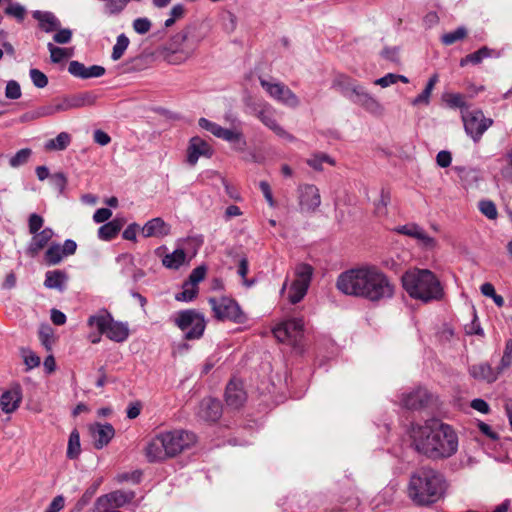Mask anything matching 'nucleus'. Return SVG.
<instances>
[{
    "label": "nucleus",
    "mask_w": 512,
    "mask_h": 512,
    "mask_svg": "<svg viewBox=\"0 0 512 512\" xmlns=\"http://www.w3.org/2000/svg\"><path fill=\"white\" fill-rule=\"evenodd\" d=\"M336 288L344 295L373 304L391 300L396 292L394 281L381 268L370 264L341 272L336 279Z\"/></svg>",
    "instance_id": "nucleus-1"
},
{
    "label": "nucleus",
    "mask_w": 512,
    "mask_h": 512,
    "mask_svg": "<svg viewBox=\"0 0 512 512\" xmlns=\"http://www.w3.org/2000/svg\"><path fill=\"white\" fill-rule=\"evenodd\" d=\"M411 437L416 451L433 460L449 458L458 449L455 431L439 420L413 427Z\"/></svg>",
    "instance_id": "nucleus-2"
},
{
    "label": "nucleus",
    "mask_w": 512,
    "mask_h": 512,
    "mask_svg": "<svg viewBox=\"0 0 512 512\" xmlns=\"http://www.w3.org/2000/svg\"><path fill=\"white\" fill-rule=\"evenodd\" d=\"M447 490L444 476L430 467H421L414 471L409 479L407 494L418 506H430L441 500Z\"/></svg>",
    "instance_id": "nucleus-3"
},
{
    "label": "nucleus",
    "mask_w": 512,
    "mask_h": 512,
    "mask_svg": "<svg viewBox=\"0 0 512 512\" xmlns=\"http://www.w3.org/2000/svg\"><path fill=\"white\" fill-rule=\"evenodd\" d=\"M196 441V435L186 430L175 429L165 431L157 434L147 442L144 454L150 463L163 462L190 449Z\"/></svg>",
    "instance_id": "nucleus-4"
},
{
    "label": "nucleus",
    "mask_w": 512,
    "mask_h": 512,
    "mask_svg": "<svg viewBox=\"0 0 512 512\" xmlns=\"http://www.w3.org/2000/svg\"><path fill=\"white\" fill-rule=\"evenodd\" d=\"M332 88L351 103L360 106L366 112L381 116L384 113L383 105L370 94L357 80L345 74H338L332 81Z\"/></svg>",
    "instance_id": "nucleus-5"
},
{
    "label": "nucleus",
    "mask_w": 512,
    "mask_h": 512,
    "mask_svg": "<svg viewBox=\"0 0 512 512\" xmlns=\"http://www.w3.org/2000/svg\"><path fill=\"white\" fill-rule=\"evenodd\" d=\"M402 285L410 297L429 302L439 299L442 295L440 282L427 269H414L402 276Z\"/></svg>",
    "instance_id": "nucleus-6"
},
{
    "label": "nucleus",
    "mask_w": 512,
    "mask_h": 512,
    "mask_svg": "<svg viewBox=\"0 0 512 512\" xmlns=\"http://www.w3.org/2000/svg\"><path fill=\"white\" fill-rule=\"evenodd\" d=\"M87 325L90 328H95L100 334H104L108 339L117 343H122L129 337L128 324L115 321L106 309H102L96 314L89 316Z\"/></svg>",
    "instance_id": "nucleus-7"
},
{
    "label": "nucleus",
    "mask_w": 512,
    "mask_h": 512,
    "mask_svg": "<svg viewBox=\"0 0 512 512\" xmlns=\"http://www.w3.org/2000/svg\"><path fill=\"white\" fill-rule=\"evenodd\" d=\"M208 303L212 309L213 316L219 321L243 324L247 320L237 301L231 297H210Z\"/></svg>",
    "instance_id": "nucleus-8"
},
{
    "label": "nucleus",
    "mask_w": 512,
    "mask_h": 512,
    "mask_svg": "<svg viewBox=\"0 0 512 512\" xmlns=\"http://www.w3.org/2000/svg\"><path fill=\"white\" fill-rule=\"evenodd\" d=\"M173 321L185 333L184 338L187 340L200 339L206 328L204 315L194 309L179 311Z\"/></svg>",
    "instance_id": "nucleus-9"
},
{
    "label": "nucleus",
    "mask_w": 512,
    "mask_h": 512,
    "mask_svg": "<svg viewBox=\"0 0 512 512\" xmlns=\"http://www.w3.org/2000/svg\"><path fill=\"white\" fill-rule=\"evenodd\" d=\"M199 126L212 133L215 137L223 139L232 145L236 151L243 152L246 149L247 142L240 129H227L214 123L206 118H200L198 121Z\"/></svg>",
    "instance_id": "nucleus-10"
},
{
    "label": "nucleus",
    "mask_w": 512,
    "mask_h": 512,
    "mask_svg": "<svg viewBox=\"0 0 512 512\" xmlns=\"http://www.w3.org/2000/svg\"><path fill=\"white\" fill-rule=\"evenodd\" d=\"M273 334L278 341L297 348L304 336V322L301 318L283 321L273 329Z\"/></svg>",
    "instance_id": "nucleus-11"
},
{
    "label": "nucleus",
    "mask_w": 512,
    "mask_h": 512,
    "mask_svg": "<svg viewBox=\"0 0 512 512\" xmlns=\"http://www.w3.org/2000/svg\"><path fill=\"white\" fill-rule=\"evenodd\" d=\"M313 271V267L306 263H300L295 267V279L288 294V299L292 304L300 302L307 294Z\"/></svg>",
    "instance_id": "nucleus-12"
},
{
    "label": "nucleus",
    "mask_w": 512,
    "mask_h": 512,
    "mask_svg": "<svg viewBox=\"0 0 512 512\" xmlns=\"http://www.w3.org/2000/svg\"><path fill=\"white\" fill-rule=\"evenodd\" d=\"M462 121L467 135H469L475 142L479 141L484 132L493 124L491 118H486L483 112L479 109L476 110H463Z\"/></svg>",
    "instance_id": "nucleus-13"
},
{
    "label": "nucleus",
    "mask_w": 512,
    "mask_h": 512,
    "mask_svg": "<svg viewBox=\"0 0 512 512\" xmlns=\"http://www.w3.org/2000/svg\"><path fill=\"white\" fill-rule=\"evenodd\" d=\"M261 86L276 101L290 108H296L300 104L297 95L285 84L276 82L271 83L264 79H260Z\"/></svg>",
    "instance_id": "nucleus-14"
},
{
    "label": "nucleus",
    "mask_w": 512,
    "mask_h": 512,
    "mask_svg": "<svg viewBox=\"0 0 512 512\" xmlns=\"http://www.w3.org/2000/svg\"><path fill=\"white\" fill-rule=\"evenodd\" d=\"M255 116L277 136L292 141L294 138L283 127H281L274 116V109L268 103H262L254 107Z\"/></svg>",
    "instance_id": "nucleus-15"
},
{
    "label": "nucleus",
    "mask_w": 512,
    "mask_h": 512,
    "mask_svg": "<svg viewBox=\"0 0 512 512\" xmlns=\"http://www.w3.org/2000/svg\"><path fill=\"white\" fill-rule=\"evenodd\" d=\"M299 206L302 212L311 213L321 204L319 189L312 184H304L298 187Z\"/></svg>",
    "instance_id": "nucleus-16"
},
{
    "label": "nucleus",
    "mask_w": 512,
    "mask_h": 512,
    "mask_svg": "<svg viewBox=\"0 0 512 512\" xmlns=\"http://www.w3.org/2000/svg\"><path fill=\"white\" fill-rule=\"evenodd\" d=\"M96 100L97 96L91 92L68 95L57 100V108L60 109V112H64L86 106H93Z\"/></svg>",
    "instance_id": "nucleus-17"
},
{
    "label": "nucleus",
    "mask_w": 512,
    "mask_h": 512,
    "mask_svg": "<svg viewBox=\"0 0 512 512\" xmlns=\"http://www.w3.org/2000/svg\"><path fill=\"white\" fill-rule=\"evenodd\" d=\"M247 400V394L243 383L239 380H231L225 391V402L231 409L241 408Z\"/></svg>",
    "instance_id": "nucleus-18"
},
{
    "label": "nucleus",
    "mask_w": 512,
    "mask_h": 512,
    "mask_svg": "<svg viewBox=\"0 0 512 512\" xmlns=\"http://www.w3.org/2000/svg\"><path fill=\"white\" fill-rule=\"evenodd\" d=\"M212 149L210 145L198 136L190 139L187 147V162L189 165L194 166L201 156L211 157Z\"/></svg>",
    "instance_id": "nucleus-19"
},
{
    "label": "nucleus",
    "mask_w": 512,
    "mask_h": 512,
    "mask_svg": "<svg viewBox=\"0 0 512 512\" xmlns=\"http://www.w3.org/2000/svg\"><path fill=\"white\" fill-rule=\"evenodd\" d=\"M68 72L81 79L99 78L105 74V68L100 65L86 67L83 63L74 60L69 63Z\"/></svg>",
    "instance_id": "nucleus-20"
},
{
    "label": "nucleus",
    "mask_w": 512,
    "mask_h": 512,
    "mask_svg": "<svg viewBox=\"0 0 512 512\" xmlns=\"http://www.w3.org/2000/svg\"><path fill=\"white\" fill-rule=\"evenodd\" d=\"M397 233L417 239L424 247L432 248L436 241L430 237L419 225L410 223L397 227Z\"/></svg>",
    "instance_id": "nucleus-21"
},
{
    "label": "nucleus",
    "mask_w": 512,
    "mask_h": 512,
    "mask_svg": "<svg viewBox=\"0 0 512 512\" xmlns=\"http://www.w3.org/2000/svg\"><path fill=\"white\" fill-rule=\"evenodd\" d=\"M430 395L424 388H417L402 395V405L411 410L421 409L429 402Z\"/></svg>",
    "instance_id": "nucleus-22"
},
{
    "label": "nucleus",
    "mask_w": 512,
    "mask_h": 512,
    "mask_svg": "<svg viewBox=\"0 0 512 512\" xmlns=\"http://www.w3.org/2000/svg\"><path fill=\"white\" fill-rule=\"evenodd\" d=\"M90 433L93 438L95 448L102 449L114 437L115 430L113 426L109 423H97L90 426Z\"/></svg>",
    "instance_id": "nucleus-23"
},
{
    "label": "nucleus",
    "mask_w": 512,
    "mask_h": 512,
    "mask_svg": "<svg viewBox=\"0 0 512 512\" xmlns=\"http://www.w3.org/2000/svg\"><path fill=\"white\" fill-rule=\"evenodd\" d=\"M170 233V225L166 223L162 218L156 217L148 222L142 228V234L144 237H157L162 238Z\"/></svg>",
    "instance_id": "nucleus-24"
},
{
    "label": "nucleus",
    "mask_w": 512,
    "mask_h": 512,
    "mask_svg": "<svg viewBox=\"0 0 512 512\" xmlns=\"http://www.w3.org/2000/svg\"><path fill=\"white\" fill-rule=\"evenodd\" d=\"M222 415V405L219 400L207 398L201 402L199 416L206 420L215 422Z\"/></svg>",
    "instance_id": "nucleus-25"
},
{
    "label": "nucleus",
    "mask_w": 512,
    "mask_h": 512,
    "mask_svg": "<svg viewBox=\"0 0 512 512\" xmlns=\"http://www.w3.org/2000/svg\"><path fill=\"white\" fill-rule=\"evenodd\" d=\"M54 235V231L51 228H44L42 231L33 234V237L27 248V253L34 257L40 250H42Z\"/></svg>",
    "instance_id": "nucleus-26"
},
{
    "label": "nucleus",
    "mask_w": 512,
    "mask_h": 512,
    "mask_svg": "<svg viewBox=\"0 0 512 512\" xmlns=\"http://www.w3.org/2000/svg\"><path fill=\"white\" fill-rule=\"evenodd\" d=\"M22 394L19 387L5 391L0 397V407L4 413L14 412L20 405Z\"/></svg>",
    "instance_id": "nucleus-27"
},
{
    "label": "nucleus",
    "mask_w": 512,
    "mask_h": 512,
    "mask_svg": "<svg viewBox=\"0 0 512 512\" xmlns=\"http://www.w3.org/2000/svg\"><path fill=\"white\" fill-rule=\"evenodd\" d=\"M32 16L39 22L40 29L46 33L54 32L61 27L60 20L52 12L36 10Z\"/></svg>",
    "instance_id": "nucleus-28"
},
{
    "label": "nucleus",
    "mask_w": 512,
    "mask_h": 512,
    "mask_svg": "<svg viewBox=\"0 0 512 512\" xmlns=\"http://www.w3.org/2000/svg\"><path fill=\"white\" fill-rule=\"evenodd\" d=\"M470 374L473 378L484 380L488 383L495 382L499 377V372L493 369L488 363L473 365L470 368Z\"/></svg>",
    "instance_id": "nucleus-29"
},
{
    "label": "nucleus",
    "mask_w": 512,
    "mask_h": 512,
    "mask_svg": "<svg viewBox=\"0 0 512 512\" xmlns=\"http://www.w3.org/2000/svg\"><path fill=\"white\" fill-rule=\"evenodd\" d=\"M67 280V273L62 270L48 271L45 274L44 286L49 289L63 291Z\"/></svg>",
    "instance_id": "nucleus-30"
},
{
    "label": "nucleus",
    "mask_w": 512,
    "mask_h": 512,
    "mask_svg": "<svg viewBox=\"0 0 512 512\" xmlns=\"http://www.w3.org/2000/svg\"><path fill=\"white\" fill-rule=\"evenodd\" d=\"M123 225L124 221L122 219H113L98 229V236L102 240H111L120 232Z\"/></svg>",
    "instance_id": "nucleus-31"
},
{
    "label": "nucleus",
    "mask_w": 512,
    "mask_h": 512,
    "mask_svg": "<svg viewBox=\"0 0 512 512\" xmlns=\"http://www.w3.org/2000/svg\"><path fill=\"white\" fill-rule=\"evenodd\" d=\"M187 40V34L184 32H179L175 34L171 40L166 44L165 47L162 48L164 51H170V52H182L183 50H192V53L194 52V47H189L185 45V42Z\"/></svg>",
    "instance_id": "nucleus-32"
},
{
    "label": "nucleus",
    "mask_w": 512,
    "mask_h": 512,
    "mask_svg": "<svg viewBox=\"0 0 512 512\" xmlns=\"http://www.w3.org/2000/svg\"><path fill=\"white\" fill-rule=\"evenodd\" d=\"M437 82H438V76L436 74H434L433 76H431L429 78L424 90L411 101V104L413 106L429 105L432 91Z\"/></svg>",
    "instance_id": "nucleus-33"
},
{
    "label": "nucleus",
    "mask_w": 512,
    "mask_h": 512,
    "mask_svg": "<svg viewBox=\"0 0 512 512\" xmlns=\"http://www.w3.org/2000/svg\"><path fill=\"white\" fill-rule=\"evenodd\" d=\"M186 259V253L183 249H176L172 253L165 255L162 263L170 269H178Z\"/></svg>",
    "instance_id": "nucleus-34"
},
{
    "label": "nucleus",
    "mask_w": 512,
    "mask_h": 512,
    "mask_svg": "<svg viewBox=\"0 0 512 512\" xmlns=\"http://www.w3.org/2000/svg\"><path fill=\"white\" fill-rule=\"evenodd\" d=\"M70 142V134L67 132H61L54 139H50L45 143V149L49 151H62L67 148Z\"/></svg>",
    "instance_id": "nucleus-35"
},
{
    "label": "nucleus",
    "mask_w": 512,
    "mask_h": 512,
    "mask_svg": "<svg viewBox=\"0 0 512 512\" xmlns=\"http://www.w3.org/2000/svg\"><path fill=\"white\" fill-rule=\"evenodd\" d=\"M47 48L50 52V59L53 63H60L64 59L70 58L73 56L72 48H61L55 46L53 43H48Z\"/></svg>",
    "instance_id": "nucleus-36"
},
{
    "label": "nucleus",
    "mask_w": 512,
    "mask_h": 512,
    "mask_svg": "<svg viewBox=\"0 0 512 512\" xmlns=\"http://www.w3.org/2000/svg\"><path fill=\"white\" fill-rule=\"evenodd\" d=\"M492 50L484 46L474 53L468 54L460 60V66H465L467 63L479 64L483 59L491 56Z\"/></svg>",
    "instance_id": "nucleus-37"
},
{
    "label": "nucleus",
    "mask_w": 512,
    "mask_h": 512,
    "mask_svg": "<svg viewBox=\"0 0 512 512\" xmlns=\"http://www.w3.org/2000/svg\"><path fill=\"white\" fill-rule=\"evenodd\" d=\"M81 452L80 435L75 429L70 433L67 447V457L69 459H76Z\"/></svg>",
    "instance_id": "nucleus-38"
},
{
    "label": "nucleus",
    "mask_w": 512,
    "mask_h": 512,
    "mask_svg": "<svg viewBox=\"0 0 512 512\" xmlns=\"http://www.w3.org/2000/svg\"><path fill=\"white\" fill-rule=\"evenodd\" d=\"M107 497L109 502L113 503L116 507H121L132 501L135 497V493L132 491L124 492L118 490L110 493Z\"/></svg>",
    "instance_id": "nucleus-39"
},
{
    "label": "nucleus",
    "mask_w": 512,
    "mask_h": 512,
    "mask_svg": "<svg viewBox=\"0 0 512 512\" xmlns=\"http://www.w3.org/2000/svg\"><path fill=\"white\" fill-rule=\"evenodd\" d=\"M161 54L163 55L164 59L173 65H178L183 62H185L187 59H189L192 56V50H183L182 52H170V51H164L161 50Z\"/></svg>",
    "instance_id": "nucleus-40"
},
{
    "label": "nucleus",
    "mask_w": 512,
    "mask_h": 512,
    "mask_svg": "<svg viewBox=\"0 0 512 512\" xmlns=\"http://www.w3.org/2000/svg\"><path fill=\"white\" fill-rule=\"evenodd\" d=\"M61 246L59 244H52L45 252L44 258L48 265H57L66 257L61 252Z\"/></svg>",
    "instance_id": "nucleus-41"
},
{
    "label": "nucleus",
    "mask_w": 512,
    "mask_h": 512,
    "mask_svg": "<svg viewBox=\"0 0 512 512\" xmlns=\"http://www.w3.org/2000/svg\"><path fill=\"white\" fill-rule=\"evenodd\" d=\"M129 43V38L125 34L122 33L119 36H117L116 43L113 46L111 58L114 61L119 60L128 48Z\"/></svg>",
    "instance_id": "nucleus-42"
},
{
    "label": "nucleus",
    "mask_w": 512,
    "mask_h": 512,
    "mask_svg": "<svg viewBox=\"0 0 512 512\" xmlns=\"http://www.w3.org/2000/svg\"><path fill=\"white\" fill-rule=\"evenodd\" d=\"M31 155L32 150L30 148H23L10 158L9 165L12 168L20 167L28 162Z\"/></svg>",
    "instance_id": "nucleus-43"
},
{
    "label": "nucleus",
    "mask_w": 512,
    "mask_h": 512,
    "mask_svg": "<svg viewBox=\"0 0 512 512\" xmlns=\"http://www.w3.org/2000/svg\"><path fill=\"white\" fill-rule=\"evenodd\" d=\"M125 0H107L104 5V12L108 16L119 15L127 6Z\"/></svg>",
    "instance_id": "nucleus-44"
},
{
    "label": "nucleus",
    "mask_w": 512,
    "mask_h": 512,
    "mask_svg": "<svg viewBox=\"0 0 512 512\" xmlns=\"http://www.w3.org/2000/svg\"><path fill=\"white\" fill-rule=\"evenodd\" d=\"M467 30L465 27H458L456 30L446 33L442 36L441 40L445 45H452L455 42L462 40L466 37Z\"/></svg>",
    "instance_id": "nucleus-45"
},
{
    "label": "nucleus",
    "mask_w": 512,
    "mask_h": 512,
    "mask_svg": "<svg viewBox=\"0 0 512 512\" xmlns=\"http://www.w3.org/2000/svg\"><path fill=\"white\" fill-rule=\"evenodd\" d=\"M324 162H327L330 165H334L335 164L334 160L331 159L326 154H315V155H313L311 158H309L307 160V164L310 167H312L313 169L317 170V171H321L322 170V164Z\"/></svg>",
    "instance_id": "nucleus-46"
},
{
    "label": "nucleus",
    "mask_w": 512,
    "mask_h": 512,
    "mask_svg": "<svg viewBox=\"0 0 512 512\" xmlns=\"http://www.w3.org/2000/svg\"><path fill=\"white\" fill-rule=\"evenodd\" d=\"M478 206L481 213L485 215L488 219L494 220L497 218V208L493 201L482 200L479 202Z\"/></svg>",
    "instance_id": "nucleus-47"
},
{
    "label": "nucleus",
    "mask_w": 512,
    "mask_h": 512,
    "mask_svg": "<svg viewBox=\"0 0 512 512\" xmlns=\"http://www.w3.org/2000/svg\"><path fill=\"white\" fill-rule=\"evenodd\" d=\"M197 292H198L197 287L193 286V284H189L186 282L183 285V291L178 293L175 298L178 301L189 302V301H192L196 297Z\"/></svg>",
    "instance_id": "nucleus-48"
},
{
    "label": "nucleus",
    "mask_w": 512,
    "mask_h": 512,
    "mask_svg": "<svg viewBox=\"0 0 512 512\" xmlns=\"http://www.w3.org/2000/svg\"><path fill=\"white\" fill-rule=\"evenodd\" d=\"M5 13L11 17H14L19 22L23 21L26 15V9L19 3H11L6 9Z\"/></svg>",
    "instance_id": "nucleus-49"
},
{
    "label": "nucleus",
    "mask_w": 512,
    "mask_h": 512,
    "mask_svg": "<svg viewBox=\"0 0 512 512\" xmlns=\"http://www.w3.org/2000/svg\"><path fill=\"white\" fill-rule=\"evenodd\" d=\"M132 26L136 33L144 35L150 31L152 23L147 17H139L133 21Z\"/></svg>",
    "instance_id": "nucleus-50"
},
{
    "label": "nucleus",
    "mask_w": 512,
    "mask_h": 512,
    "mask_svg": "<svg viewBox=\"0 0 512 512\" xmlns=\"http://www.w3.org/2000/svg\"><path fill=\"white\" fill-rule=\"evenodd\" d=\"M60 112V109L57 108V101L54 104H49L46 106L39 107L37 110L33 111L31 115L32 118H41L52 116L56 113Z\"/></svg>",
    "instance_id": "nucleus-51"
},
{
    "label": "nucleus",
    "mask_w": 512,
    "mask_h": 512,
    "mask_svg": "<svg viewBox=\"0 0 512 512\" xmlns=\"http://www.w3.org/2000/svg\"><path fill=\"white\" fill-rule=\"evenodd\" d=\"M5 96L8 99L16 100L21 97V88L17 81L10 80L6 84Z\"/></svg>",
    "instance_id": "nucleus-52"
},
{
    "label": "nucleus",
    "mask_w": 512,
    "mask_h": 512,
    "mask_svg": "<svg viewBox=\"0 0 512 512\" xmlns=\"http://www.w3.org/2000/svg\"><path fill=\"white\" fill-rule=\"evenodd\" d=\"M447 104L452 108H460L463 110H468L466 108V103L464 101V97L458 93L447 94L446 96Z\"/></svg>",
    "instance_id": "nucleus-53"
},
{
    "label": "nucleus",
    "mask_w": 512,
    "mask_h": 512,
    "mask_svg": "<svg viewBox=\"0 0 512 512\" xmlns=\"http://www.w3.org/2000/svg\"><path fill=\"white\" fill-rule=\"evenodd\" d=\"M29 73L34 86H36L37 88H44L47 86L48 78L43 72L33 68L30 70Z\"/></svg>",
    "instance_id": "nucleus-54"
},
{
    "label": "nucleus",
    "mask_w": 512,
    "mask_h": 512,
    "mask_svg": "<svg viewBox=\"0 0 512 512\" xmlns=\"http://www.w3.org/2000/svg\"><path fill=\"white\" fill-rule=\"evenodd\" d=\"M50 184L53 188L62 193L66 187L67 178L62 172L54 173L50 176Z\"/></svg>",
    "instance_id": "nucleus-55"
},
{
    "label": "nucleus",
    "mask_w": 512,
    "mask_h": 512,
    "mask_svg": "<svg viewBox=\"0 0 512 512\" xmlns=\"http://www.w3.org/2000/svg\"><path fill=\"white\" fill-rule=\"evenodd\" d=\"M248 271H249V264H248L247 258H241L239 261L237 273L243 279V284L247 287H251L255 281L246 279Z\"/></svg>",
    "instance_id": "nucleus-56"
},
{
    "label": "nucleus",
    "mask_w": 512,
    "mask_h": 512,
    "mask_svg": "<svg viewBox=\"0 0 512 512\" xmlns=\"http://www.w3.org/2000/svg\"><path fill=\"white\" fill-rule=\"evenodd\" d=\"M465 333L467 335H479V336L484 335V331L478 321V317L475 312L473 314L472 321L469 324L465 325Z\"/></svg>",
    "instance_id": "nucleus-57"
},
{
    "label": "nucleus",
    "mask_w": 512,
    "mask_h": 512,
    "mask_svg": "<svg viewBox=\"0 0 512 512\" xmlns=\"http://www.w3.org/2000/svg\"><path fill=\"white\" fill-rule=\"evenodd\" d=\"M55 34L53 35V40L58 44H67L72 39V30L68 28L61 27L58 30H55Z\"/></svg>",
    "instance_id": "nucleus-58"
},
{
    "label": "nucleus",
    "mask_w": 512,
    "mask_h": 512,
    "mask_svg": "<svg viewBox=\"0 0 512 512\" xmlns=\"http://www.w3.org/2000/svg\"><path fill=\"white\" fill-rule=\"evenodd\" d=\"M39 338L42 345L50 350L53 344V332L50 327H43L39 332Z\"/></svg>",
    "instance_id": "nucleus-59"
},
{
    "label": "nucleus",
    "mask_w": 512,
    "mask_h": 512,
    "mask_svg": "<svg viewBox=\"0 0 512 512\" xmlns=\"http://www.w3.org/2000/svg\"><path fill=\"white\" fill-rule=\"evenodd\" d=\"M205 274H206V268L204 266L196 267L191 272L187 283L193 284V286L197 287V285L204 279Z\"/></svg>",
    "instance_id": "nucleus-60"
},
{
    "label": "nucleus",
    "mask_w": 512,
    "mask_h": 512,
    "mask_svg": "<svg viewBox=\"0 0 512 512\" xmlns=\"http://www.w3.org/2000/svg\"><path fill=\"white\" fill-rule=\"evenodd\" d=\"M43 223H44V219L40 215H38L36 213L31 214L29 216V222H28L29 232L31 234H36L42 228Z\"/></svg>",
    "instance_id": "nucleus-61"
},
{
    "label": "nucleus",
    "mask_w": 512,
    "mask_h": 512,
    "mask_svg": "<svg viewBox=\"0 0 512 512\" xmlns=\"http://www.w3.org/2000/svg\"><path fill=\"white\" fill-rule=\"evenodd\" d=\"M505 159L506 165L501 169V175L512 183V149L506 154Z\"/></svg>",
    "instance_id": "nucleus-62"
},
{
    "label": "nucleus",
    "mask_w": 512,
    "mask_h": 512,
    "mask_svg": "<svg viewBox=\"0 0 512 512\" xmlns=\"http://www.w3.org/2000/svg\"><path fill=\"white\" fill-rule=\"evenodd\" d=\"M23 357L28 369H33L40 364V358L30 350L23 351Z\"/></svg>",
    "instance_id": "nucleus-63"
},
{
    "label": "nucleus",
    "mask_w": 512,
    "mask_h": 512,
    "mask_svg": "<svg viewBox=\"0 0 512 512\" xmlns=\"http://www.w3.org/2000/svg\"><path fill=\"white\" fill-rule=\"evenodd\" d=\"M64 497L62 495L56 496L44 512H59L64 507Z\"/></svg>",
    "instance_id": "nucleus-64"
}]
</instances>
